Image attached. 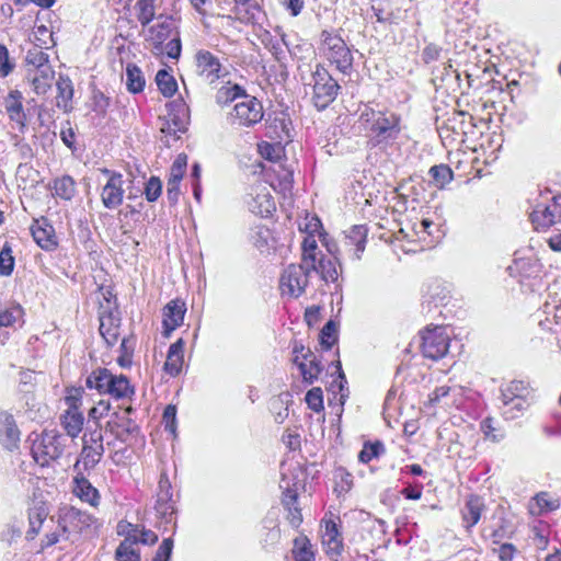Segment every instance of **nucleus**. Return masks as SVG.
<instances>
[{
  "mask_svg": "<svg viewBox=\"0 0 561 561\" xmlns=\"http://www.w3.org/2000/svg\"><path fill=\"white\" fill-rule=\"evenodd\" d=\"M360 121L378 144L397 139L401 131V118L393 112L365 108Z\"/></svg>",
  "mask_w": 561,
  "mask_h": 561,
  "instance_id": "f257e3e1",
  "label": "nucleus"
},
{
  "mask_svg": "<svg viewBox=\"0 0 561 561\" xmlns=\"http://www.w3.org/2000/svg\"><path fill=\"white\" fill-rule=\"evenodd\" d=\"M319 50L320 54L342 73H347L352 69V53L339 34L327 30L322 31Z\"/></svg>",
  "mask_w": 561,
  "mask_h": 561,
  "instance_id": "f03ea898",
  "label": "nucleus"
},
{
  "mask_svg": "<svg viewBox=\"0 0 561 561\" xmlns=\"http://www.w3.org/2000/svg\"><path fill=\"white\" fill-rule=\"evenodd\" d=\"M102 297L103 300L100 301L99 307V331L107 346H113L119 337L121 313L111 290L106 289L102 293Z\"/></svg>",
  "mask_w": 561,
  "mask_h": 561,
  "instance_id": "7ed1b4c3",
  "label": "nucleus"
},
{
  "mask_svg": "<svg viewBox=\"0 0 561 561\" xmlns=\"http://www.w3.org/2000/svg\"><path fill=\"white\" fill-rule=\"evenodd\" d=\"M312 101L318 110L327 108L336 98L340 85L329 71L318 64L312 71Z\"/></svg>",
  "mask_w": 561,
  "mask_h": 561,
  "instance_id": "20e7f679",
  "label": "nucleus"
},
{
  "mask_svg": "<svg viewBox=\"0 0 561 561\" xmlns=\"http://www.w3.org/2000/svg\"><path fill=\"white\" fill-rule=\"evenodd\" d=\"M66 437L55 431H45L32 446V454L37 463L46 466L58 459L65 449Z\"/></svg>",
  "mask_w": 561,
  "mask_h": 561,
  "instance_id": "39448f33",
  "label": "nucleus"
},
{
  "mask_svg": "<svg viewBox=\"0 0 561 561\" xmlns=\"http://www.w3.org/2000/svg\"><path fill=\"white\" fill-rule=\"evenodd\" d=\"M310 267L304 264H290L287 266L279 279L282 296L298 298L305 293L308 285Z\"/></svg>",
  "mask_w": 561,
  "mask_h": 561,
  "instance_id": "423d86ee",
  "label": "nucleus"
},
{
  "mask_svg": "<svg viewBox=\"0 0 561 561\" xmlns=\"http://www.w3.org/2000/svg\"><path fill=\"white\" fill-rule=\"evenodd\" d=\"M421 351L424 357L438 360L446 356L450 337L445 327L426 328L421 332Z\"/></svg>",
  "mask_w": 561,
  "mask_h": 561,
  "instance_id": "0eeeda50",
  "label": "nucleus"
},
{
  "mask_svg": "<svg viewBox=\"0 0 561 561\" xmlns=\"http://www.w3.org/2000/svg\"><path fill=\"white\" fill-rule=\"evenodd\" d=\"M263 116L262 103L256 98L247 94L234 104L229 118L232 125L251 127L260 123Z\"/></svg>",
  "mask_w": 561,
  "mask_h": 561,
  "instance_id": "6e6552de",
  "label": "nucleus"
},
{
  "mask_svg": "<svg viewBox=\"0 0 561 561\" xmlns=\"http://www.w3.org/2000/svg\"><path fill=\"white\" fill-rule=\"evenodd\" d=\"M248 209L261 217H268L276 209L270 186L264 182L253 184L244 196Z\"/></svg>",
  "mask_w": 561,
  "mask_h": 561,
  "instance_id": "1a4fd4ad",
  "label": "nucleus"
},
{
  "mask_svg": "<svg viewBox=\"0 0 561 561\" xmlns=\"http://www.w3.org/2000/svg\"><path fill=\"white\" fill-rule=\"evenodd\" d=\"M82 443L83 446L80 459L76 462L75 468H78L80 465H82L85 470L94 468L104 454L101 427L98 425L95 430L85 433L82 437Z\"/></svg>",
  "mask_w": 561,
  "mask_h": 561,
  "instance_id": "9d476101",
  "label": "nucleus"
},
{
  "mask_svg": "<svg viewBox=\"0 0 561 561\" xmlns=\"http://www.w3.org/2000/svg\"><path fill=\"white\" fill-rule=\"evenodd\" d=\"M172 484L168 476L162 472L158 483L157 501L154 510L161 523L169 524L172 522L175 513V502L172 500Z\"/></svg>",
  "mask_w": 561,
  "mask_h": 561,
  "instance_id": "9b49d317",
  "label": "nucleus"
},
{
  "mask_svg": "<svg viewBox=\"0 0 561 561\" xmlns=\"http://www.w3.org/2000/svg\"><path fill=\"white\" fill-rule=\"evenodd\" d=\"M195 58L197 73L205 82L214 84L217 80L224 79L228 75L219 59L210 51L199 50Z\"/></svg>",
  "mask_w": 561,
  "mask_h": 561,
  "instance_id": "f8f14e48",
  "label": "nucleus"
},
{
  "mask_svg": "<svg viewBox=\"0 0 561 561\" xmlns=\"http://www.w3.org/2000/svg\"><path fill=\"white\" fill-rule=\"evenodd\" d=\"M108 175L107 183L103 186L101 193L102 204L107 209H114L122 205L124 198L123 176L121 173L112 172L107 169L102 170Z\"/></svg>",
  "mask_w": 561,
  "mask_h": 561,
  "instance_id": "ddd939ff",
  "label": "nucleus"
},
{
  "mask_svg": "<svg viewBox=\"0 0 561 561\" xmlns=\"http://www.w3.org/2000/svg\"><path fill=\"white\" fill-rule=\"evenodd\" d=\"M131 411L133 408L128 407L122 412L113 413L107 421V428L119 439H125L126 436L138 433V425L129 417Z\"/></svg>",
  "mask_w": 561,
  "mask_h": 561,
  "instance_id": "4468645a",
  "label": "nucleus"
},
{
  "mask_svg": "<svg viewBox=\"0 0 561 561\" xmlns=\"http://www.w3.org/2000/svg\"><path fill=\"white\" fill-rule=\"evenodd\" d=\"M22 93L12 90L4 99V107L11 122L15 123L20 133H24L27 126L26 114L22 104Z\"/></svg>",
  "mask_w": 561,
  "mask_h": 561,
  "instance_id": "2eb2a0df",
  "label": "nucleus"
},
{
  "mask_svg": "<svg viewBox=\"0 0 561 561\" xmlns=\"http://www.w3.org/2000/svg\"><path fill=\"white\" fill-rule=\"evenodd\" d=\"M368 229L358 225L352 227L345 236L344 247L353 260H359L365 251Z\"/></svg>",
  "mask_w": 561,
  "mask_h": 561,
  "instance_id": "dca6fc26",
  "label": "nucleus"
},
{
  "mask_svg": "<svg viewBox=\"0 0 561 561\" xmlns=\"http://www.w3.org/2000/svg\"><path fill=\"white\" fill-rule=\"evenodd\" d=\"M484 510L485 504L482 497L473 494L468 496L461 510L463 527L467 530H470L473 526H476L479 523Z\"/></svg>",
  "mask_w": 561,
  "mask_h": 561,
  "instance_id": "f3484780",
  "label": "nucleus"
},
{
  "mask_svg": "<svg viewBox=\"0 0 561 561\" xmlns=\"http://www.w3.org/2000/svg\"><path fill=\"white\" fill-rule=\"evenodd\" d=\"M293 362L298 366L304 381L308 383H312L314 380H317L322 371L320 362L310 350H307L306 354H302V360L300 359L299 355H296Z\"/></svg>",
  "mask_w": 561,
  "mask_h": 561,
  "instance_id": "a211bd4d",
  "label": "nucleus"
},
{
  "mask_svg": "<svg viewBox=\"0 0 561 561\" xmlns=\"http://www.w3.org/2000/svg\"><path fill=\"white\" fill-rule=\"evenodd\" d=\"M530 220L536 229H546L561 221V214L553 210L550 204L537 203L530 213Z\"/></svg>",
  "mask_w": 561,
  "mask_h": 561,
  "instance_id": "6ab92c4d",
  "label": "nucleus"
},
{
  "mask_svg": "<svg viewBox=\"0 0 561 561\" xmlns=\"http://www.w3.org/2000/svg\"><path fill=\"white\" fill-rule=\"evenodd\" d=\"M31 231L36 243L44 250H54L57 247L55 230L45 219L35 220Z\"/></svg>",
  "mask_w": 561,
  "mask_h": 561,
  "instance_id": "aec40b11",
  "label": "nucleus"
},
{
  "mask_svg": "<svg viewBox=\"0 0 561 561\" xmlns=\"http://www.w3.org/2000/svg\"><path fill=\"white\" fill-rule=\"evenodd\" d=\"M322 543L328 554L339 557L343 550L342 536L333 520H327L322 534Z\"/></svg>",
  "mask_w": 561,
  "mask_h": 561,
  "instance_id": "412c9836",
  "label": "nucleus"
},
{
  "mask_svg": "<svg viewBox=\"0 0 561 561\" xmlns=\"http://www.w3.org/2000/svg\"><path fill=\"white\" fill-rule=\"evenodd\" d=\"M280 488L285 489L283 494V504L288 511V520L291 526L298 527L302 522L300 508L297 506V491L290 489L289 482L285 478L280 481Z\"/></svg>",
  "mask_w": 561,
  "mask_h": 561,
  "instance_id": "4be33fe9",
  "label": "nucleus"
},
{
  "mask_svg": "<svg viewBox=\"0 0 561 561\" xmlns=\"http://www.w3.org/2000/svg\"><path fill=\"white\" fill-rule=\"evenodd\" d=\"M26 79L36 94H45L53 84L55 71L53 67H45L35 71H27Z\"/></svg>",
  "mask_w": 561,
  "mask_h": 561,
  "instance_id": "5701e85b",
  "label": "nucleus"
},
{
  "mask_svg": "<svg viewBox=\"0 0 561 561\" xmlns=\"http://www.w3.org/2000/svg\"><path fill=\"white\" fill-rule=\"evenodd\" d=\"M310 272L319 273L322 280L327 284L333 283L336 287L339 286L341 265L336 256L333 259H325L324 255H321L318 257L317 268H310Z\"/></svg>",
  "mask_w": 561,
  "mask_h": 561,
  "instance_id": "b1692460",
  "label": "nucleus"
},
{
  "mask_svg": "<svg viewBox=\"0 0 561 561\" xmlns=\"http://www.w3.org/2000/svg\"><path fill=\"white\" fill-rule=\"evenodd\" d=\"M60 423L67 435L76 438L83 428L84 416L79 409H67L60 416Z\"/></svg>",
  "mask_w": 561,
  "mask_h": 561,
  "instance_id": "393cba45",
  "label": "nucleus"
},
{
  "mask_svg": "<svg viewBox=\"0 0 561 561\" xmlns=\"http://www.w3.org/2000/svg\"><path fill=\"white\" fill-rule=\"evenodd\" d=\"M57 85V106L62 108L64 112L72 110L73 85L68 76L59 75L56 82Z\"/></svg>",
  "mask_w": 561,
  "mask_h": 561,
  "instance_id": "a878e982",
  "label": "nucleus"
},
{
  "mask_svg": "<svg viewBox=\"0 0 561 561\" xmlns=\"http://www.w3.org/2000/svg\"><path fill=\"white\" fill-rule=\"evenodd\" d=\"M559 506L558 497L547 492H540L529 503V513L538 516L547 512L556 511Z\"/></svg>",
  "mask_w": 561,
  "mask_h": 561,
  "instance_id": "bb28decb",
  "label": "nucleus"
},
{
  "mask_svg": "<svg viewBox=\"0 0 561 561\" xmlns=\"http://www.w3.org/2000/svg\"><path fill=\"white\" fill-rule=\"evenodd\" d=\"M174 102L170 101L165 104L168 116H160V134L161 141L167 146L171 147V140H175V114L173 113Z\"/></svg>",
  "mask_w": 561,
  "mask_h": 561,
  "instance_id": "cd10ccee",
  "label": "nucleus"
},
{
  "mask_svg": "<svg viewBox=\"0 0 561 561\" xmlns=\"http://www.w3.org/2000/svg\"><path fill=\"white\" fill-rule=\"evenodd\" d=\"M244 95H247V92L241 85L231 83V81L228 80L218 88L215 99L218 105H227L233 101L242 99Z\"/></svg>",
  "mask_w": 561,
  "mask_h": 561,
  "instance_id": "c85d7f7f",
  "label": "nucleus"
},
{
  "mask_svg": "<svg viewBox=\"0 0 561 561\" xmlns=\"http://www.w3.org/2000/svg\"><path fill=\"white\" fill-rule=\"evenodd\" d=\"M73 493L92 506H96L99 504V491L84 477H77L75 479Z\"/></svg>",
  "mask_w": 561,
  "mask_h": 561,
  "instance_id": "c756f323",
  "label": "nucleus"
},
{
  "mask_svg": "<svg viewBox=\"0 0 561 561\" xmlns=\"http://www.w3.org/2000/svg\"><path fill=\"white\" fill-rule=\"evenodd\" d=\"M44 66L51 67L49 55L42 47L34 45L27 50L25 56L26 72L43 69Z\"/></svg>",
  "mask_w": 561,
  "mask_h": 561,
  "instance_id": "7c9ffc66",
  "label": "nucleus"
},
{
  "mask_svg": "<svg viewBox=\"0 0 561 561\" xmlns=\"http://www.w3.org/2000/svg\"><path fill=\"white\" fill-rule=\"evenodd\" d=\"M113 376L108 369L100 368L87 378L85 385L90 389H96L100 393H107Z\"/></svg>",
  "mask_w": 561,
  "mask_h": 561,
  "instance_id": "2f4dec72",
  "label": "nucleus"
},
{
  "mask_svg": "<svg viewBox=\"0 0 561 561\" xmlns=\"http://www.w3.org/2000/svg\"><path fill=\"white\" fill-rule=\"evenodd\" d=\"M301 249V264L307 265L310 268H317L318 257H320L323 254L318 250V244L314 236H306L302 241Z\"/></svg>",
  "mask_w": 561,
  "mask_h": 561,
  "instance_id": "473e14b6",
  "label": "nucleus"
},
{
  "mask_svg": "<svg viewBox=\"0 0 561 561\" xmlns=\"http://www.w3.org/2000/svg\"><path fill=\"white\" fill-rule=\"evenodd\" d=\"M456 391V388H451L446 385L437 387L433 392L428 394L427 405L431 408H435L437 405L449 408L455 403V400L450 399L451 392Z\"/></svg>",
  "mask_w": 561,
  "mask_h": 561,
  "instance_id": "72a5a7b5",
  "label": "nucleus"
},
{
  "mask_svg": "<svg viewBox=\"0 0 561 561\" xmlns=\"http://www.w3.org/2000/svg\"><path fill=\"white\" fill-rule=\"evenodd\" d=\"M107 393L116 399H124L129 398L134 393V389L125 376L114 375Z\"/></svg>",
  "mask_w": 561,
  "mask_h": 561,
  "instance_id": "f704fd0d",
  "label": "nucleus"
},
{
  "mask_svg": "<svg viewBox=\"0 0 561 561\" xmlns=\"http://www.w3.org/2000/svg\"><path fill=\"white\" fill-rule=\"evenodd\" d=\"M172 68L168 67V69H161L156 75V83L159 88V91L165 98H171L175 94V79L172 76Z\"/></svg>",
  "mask_w": 561,
  "mask_h": 561,
  "instance_id": "c9c22d12",
  "label": "nucleus"
},
{
  "mask_svg": "<svg viewBox=\"0 0 561 561\" xmlns=\"http://www.w3.org/2000/svg\"><path fill=\"white\" fill-rule=\"evenodd\" d=\"M531 397V389L522 380L511 381L505 388L502 389L501 398L514 399L520 398L529 400Z\"/></svg>",
  "mask_w": 561,
  "mask_h": 561,
  "instance_id": "e433bc0d",
  "label": "nucleus"
},
{
  "mask_svg": "<svg viewBox=\"0 0 561 561\" xmlns=\"http://www.w3.org/2000/svg\"><path fill=\"white\" fill-rule=\"evenodd\" d=\"M145 78L141 70L134 64L126 67V87L131 93H139L144 90Z\"/></svg>",
  "mask_w": 561,
  "mask_h": 561,
  "instance_id": "4c0bfd02",
  "label": "nucleus"
},
{
  "mask_svg": "<svg viewBox=\"0 0 561 561\" xmlns=\"http://www.w3.org/2000/svg\"><path fill=\"white\" fill-rule=\"evenodd\" d=\"M501 400L503 403V415L510 420H514V419L518 417L529 407V400H526V399L501 398Z\"/></svg>",
  "mask_w": 561,
  "mask_h": 561,
  "instance_id": "58836bf2",
  "label": "nucleus"
},
{
  "mask_svg": "<svg viewBox=\"0 0 561 561\" xmlns=\"http://www.w3.org/2000/svg\"><path fill=\"white\" fill-rule=\"evenodd\" d=\"M175 330V300L169 301L162 309L161 339H169Z\"/></svg>",
  "mask_w": 561,
  "mask_h": 561,
  "instance_id": "ea45409f",
  "label": "nucleus"
},
{
  "mask_svg": "<svg viewBox=\"0 0 561 561\" xmlns=\"http://www.w3.org/2000/svg\"><path fill=\"white\" fill-rule=\"evenodd\" d=\"M2 445L8 449H13L20 442V431L11 415L5 416V428L0 438Z\"/></svg>",
  "mask_w": 561,
  "mask_h": 561,
  "instance_id": "a19ab883",
  "label": "nucleus"
},
{
  "mask_svg": "<svg viewBox=\"0 0 561 561\" xmlns=\"http://www.w3.org/2000/svg\"><path fill=\"white\" fill-rule=\"evenodd\" d=\"M55 194L66 201H70L76 194V183L69 175H64L54 181Z\"/></svg>",
  "mask_w": 561,
  "mask_h": 561,
  "instance_id": "79ce46f5",
  "label": "nucleus"
},
{
  "mask_svg": "<svg viewBox=\"0 0 561 561\" xmlns=\"http://www.w3.org/2000/svg\"><path fill=\"white\" fill-rule=\"evenodd\" d=\"M135 14L141 25L149 24L154 16V0H136Z\"/></svg>",
  "mask_w": 561,
  "mask_h": 561,
  "instance_id": "37998d69",
  "label": "nucleus"
},
{
  "mask_svg": "<svg viewBox=\"0 0 561 561\" xmlns=\"http://www.w3.org/2000/svg\"><path fill=\"white\" fill-rule=\"evenodd\" d=\"M389 3L387 0L378 1L376 5H373L374 14L378 22L381 23H397L400 16V10L396 12L388 10Z\"/></svg>",
  "mask_w": 561,
  "mask_h": 561,
  "instance_id": "c03bdc74",
  "label": "nucleus"
},
{
  "mask_svg": "<svg viewBox=\"0 0 561 561\" xmlns=\"http://www.w3.org/2000/svg\"><path fill=\"white\" fill-rule=\"evenodd\" d=\"M293 553L295 557V561L314 560V554L311 551V545L307 537H298L295 539Z\"/></svg>",
  "mask_w": 561,
  "mask_h": 561,
  "instance_id": "a18cd8bd",
  "label": "nucleus"
},
{
  "mask_svg": "<svg viewBox=\"0 0 561 561\" xmlns=\"http://www.w3.org/2000/svg\"><path fill=\"white\" fill-rule=\"evenodd\" d=\"M116 561H140L138 545L122 541L115 551Z\"/></svg>",
  "mask_w": 561,
  "mask_h": 561,
  "instance_id": "49530a36",
  "label": "nucleus"
},
{
  "mask_svg": "<svg viewBox=\"0 0 561 561\" xmlns=\"http://www.w3.org/2000/svg\"><path fill=\"white\" fill-rule=\"evenodd\" d=\"M249 238L255 248L263 250L268 247L272 233L267 227L259 225L251 229Z\"/></svg>",
  "mask_w": 561,
  "mask_h": 561,
  "instance_id": "de8ad7c7",
  "label": "nucleus"
},
{
  "mask_svg": "<svg viewBox=\"0 0 561 561\" xmlns=\"http://www.w3.org/2000/svg\"><path fill=\"white\" fill-rule=\"evenodd\" d=\"M89 520H90V516L87 515L85 513H82L81 511L75 508V507H70L66 511L61 522L64 523L62 525V529L66 531L67 530V525L66 524H70L72 525L75 528H78V523H81V524H84V525H89Z\"/></svg>",
  "mask_w": 561,
  "mask_h": 561,
  "instance_id": "09e8293b",
  "label": "nucleus"
},
{
  "mask_svg": "<svg viewBox=\"0 0 561 561\" xmlns=\"http://www.w3.org/2000/svg\"><path fill=\"white\" fill-rule=\"evenodd\" d=\"M430 174L435 181L436 186L444 187L453 180V171L445 164L434 165L430 169Z\"/></svg>",
  "mask_w": 561,
  "mask_h": 561,
  "instance_id": "8fccbe9b",
  "label": "nucleus"
},
{
  "mask_svg": "<svg viewBox=\"0 0 561 561\" xmlns=\"http://www.w3.org/2000/svg\"><path fill=\"white\" fill-rule=\"evenodd\" d=\"M140 526L131 523L121 520L117 524L116 530L119 536L125 537L123 541H129L130 543L138 545V534Z\"/></svg>",
  "mask_w": 561,
  "mask_h": 561,
  "instance_id": "3c124183",
  "label": "nucleus"
},
{
  "mask_svg": "<svg viewBox=\"0 0 561 561\" xmlns=\"http://www.w3.org/2000/svg\"><path fill=\"white\" fill-rule=\"evenodd\" d=\"M135 340L134 337H124L121 343V355L117 357V363L122 367L129 366L131 364V355L134 353Z\"/></svg>",
  "mask_w": 561,
  "mask_h": 561,
  "instance_id": "603ef678",
  "label": "nucleus"
},
{
  "mask_svg": "<svg viewBox=\"0 0 561 561\" xmlns=\"http://www.w3.org/2000/svg\"><path fill=\"white\" fill-rule=\"evenodd\" d=\"M308 408L312 411L319 413L323 410V392L322 389L319 387H314L310 389L305 398Z\"/></svg>",
  "mask_w": 561,
  "mask_h": 561,
  "instance_id": "864d4df0",
  "label": "nucleus"
},
{
  "mask_svg": "<svg viewBox=\"0 0 561 561\" xmlns=\"http://www.w3.org/2000/svg\"><path fill=\"white\" fill-rule=\"evenodd\" d=\"M336 325L333 321H329L322 328L320 333V343L325 350H330L336 342Z\"/></svg>",
  "mask_w": 561,
  "mask_h": 561,
  "instance_id": "5fc2aeb1",
  "label": "nucleus"
},
{
  "mask_svg": "<svg viewBox=\"0 0 561 561\" xmlns=\"http://www.w3.org/2000/svg\"><path fill=\"white\" fill-rule=\"evenodd\" d=\"M14 257L12 256L11 248L5 244L0 251V273L9 276L13 272Z\"/></svg>",
  "mask_w": 561,
  "mask_h": 561,
  "instance_id": "6e6d98bb",
  "label": "nucleus"
},
{
  "mask_svg": "<svg viewBox=\"0 0 561 561\" xmlns=\"http://www.w3.org/2000/svg\"><path fill=\"white\" fill-rule=\"evenodd\" d=\"M171 31L172 28L170 24L165 22L158 23L157 25H153L149 31L150 39L153 41L157 45H160L170 36Z\"/></svg>",
  "mask_w": 561,
  "mask_h": 561,
  "instance_id": "4d7b16f0",
  "label": "nucleus"
},
{
  "mask_svg": "<svg viewBox=\"0 0 561 561\" xmlns=\"http://www.w3.org/2000/svg\"><path fill=\"white\" fill-rule=\"evenodd\" d=\"M178 133H186L190 124V108L186 103L178 99Z\"/></svg>",
  "mask_w": 561,
  "mask_h": 561,
  "instance_id": "13d9d810",
  "label": "nucleus"
},
{
  "mask_svg": "<svg viewBox=\"0 0 561 561\" xmlns=\"http://www.w3.org/2000/svg\"><path fill=\"white\" fill-rule=\"evenodd\" d=\"M383 450V446L380 443L365 444L360 453L358 454L359 461L367 463L371 459L379 456Z\"/></svg>",
  "mask_w": 561,
  "mask_h": 561,
  "instance_id": "bf43d9fd",
  "label": "nucleus"
},
{
  "mask_svg": "<svg viewBox=\"0 0 561 561\" xmlns=\"http://www.w3.org/2000/svg\"><path fill=\"white\" fill-rule=\"evenodd\" d=\"M21 317L22 309L19 306L0 310V327H12Z\"/></svg>",
  "mask_w": 561,
  "mask_h": 561,
  "instance_id": "052dcab7",
  "label": "nucleus"
},
{
  "mask_svg": "<svg viewBox=\"0 0 561 561\" xmlns=\"http://www.w3.org/2000/svg\"><path fill=\"white\" fill-rule=\"evenodd\" d=\"M15 64L11 60L5 45L0 44V76L5 78L14 69Z\"/></svg>",
  "mask_w": 561,
  "mask_h": 561,
  "instance_id": "680f3d73",
  "label": "nucleus"
},
{
  "mask_svg": "<svg viewBox=\"0 0 561 561\" xmlns=\"http://www.w3.org/2000/svg\"><path fill=\"white\" fill-rule=\"evenodd\" d=\"M322 224L317 216H306L302 222L299 224V229L307 233V236H314L320 233Z\"/></svg>",
  "mask_w": 561,
  "mask_h": 561,
  "instance_id": "e2e57ef3",
  "label": "nucleus"
},
{
  "mask_svg": "<svg viewBox=\"0 0 561 561\" xmlns=\"http://www.w3.org/2000/svg\"><path fill=\"white\" fill-rule=\"evenodd\" d=\"M162 191V183L159 178L151 176L146 184L145 194L149 202L158 199Z\"/></svg>",
  "mask_w": 561,
  "mask_h": 561,
  "instance_id": "0e129e2a",
  "label": "nucleus"
},
{
  "mask_svg": "<svg viewBox=\"0 0 561 561\" xmlns=\"http://www.w3.org/2000/svg\"><path fill=\"white\" fill-rule=\"evenodd\" d=\"M481 431L483 432L485 438L492 442H500L504 437L502 433H496V430L493 426V420L491 417H488L481 422Z\"/></svg>",
  "mask_w": 561,
  "mask_h": 561,
  "instance_id": "69168bd1",
  "label": "nucleus"
},
{
  "mask_svg": "<svg viewBox=\"0 0 561 561\" xmlns=\"http://www.w3.org/2000/svg\"><path fill=\"white\" fill-rule=\"evenodd\" d=\"M165 431L175 437V405L169 404L163 413Z\"/></svg>",
  "mask_w": 561,
  "mask_h": 561,
  "instance_id": "338daca9",
  "label": "nucleus"
},
{
  "mask_svg": "<svg viewBox=\"0 0 561 561\" xmlns=\"http://www.w3.org/2000/svg\"><path fill=\"white\" fill-rule=\"evenodd\" d=\"M173 549L172 538H165L160 545L152 561H168Z\"/></svg>",
  "mask_w": 561,
  "mask_h": 561,
  "instance_id": "774afa93",
  "label": "nucleus"
}]
</instances>
